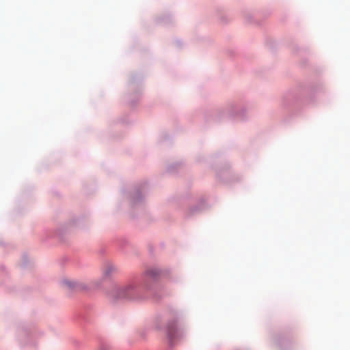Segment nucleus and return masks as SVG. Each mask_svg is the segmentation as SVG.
Returning <instances> with one entry per match:
<instances>
[{"label": "nucleus", "instance_id": "obj_3", "mask_svg": "<svg viewBox=\"0 0 350 350\" xmlns=\"http://www.w3.org/2000/svg\"><path fill=\"white\" fill-rule=\"evenodd\" d=\"M66 284L68 286H70L71 287V283L70 282H66Z\"/></svg>", "mask_w": 350, "mask_h": 350}, {"label": "nucleus", "instance_id": "obj_1", "mask_svg": "<svg viewBox=\"0 0 350 350\" xmlns=\"http://www.w3.org/2000/svg\"><path fill=\"white\" fill-rule=\"evenodd\" d=\"M167 335L171 340H175L177 337L181 336V332L175 325L169 326L167 328Z\"/></svg>", "mask_w": 350, "mask_h": 350}, {"label": "nucleus", "instance_id": "obj_4", "mask_svg": "<svg viewBox=\"0 0 350 350\" xmlns=\"http://www.w3.org/2000/svg\"><path fill=\"white\" fill-rule=\"evenodd\" d=\"M100 350H108V349H101Z\"/></svg>", "mask_w": 350, "mask_h": 350}, {"label": "nucleus", "instance_id": "obj_2", "mask_svg": "<svg viewBox=\"0 0 350 350\" xmlns=\"http://www.w3.org/2000/svg\"><path fill=\"white\" fill-rule=\"evenodd\" d=\"M147 273H148L149 275H154V273H153L152 271H151V270H148V271H147Z\"/></svg>", "mask_w": 350, "mask_h": 350}]
</instances>
